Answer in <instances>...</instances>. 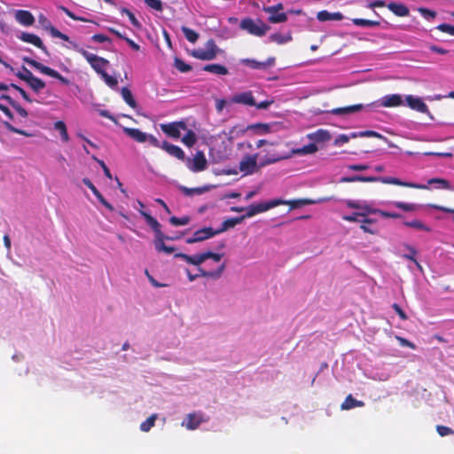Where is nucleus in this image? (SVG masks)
I'll list each match as a JSON object with an SVG mask.
<instances>
[{"mask_svg":"<svg viewBox=\"0 0 454 454\" xmlns=\"http://www.w3.org/2000/svg\"><path fill=\"white\" fill-rule=\"evenodd\" d=\"M82 183L92 192V193L96 196L98 200L104 207H106L110 211L114 210V207L104 198L101 192L97 189V187L92 184V182L89 178L84 177L82 179Z\"/></svg>","mask_w":454,"mask_h":454,"instance_id":"obj_15","label":"nucleus"},{"mask_svg":"<svg viewBox=\"0 0 454 454\" xmlns=\"http://www.w3.org/2000/svg\"><path fill=\"white\" fill-rule=\"evenodd\" d=\"M403 225H405L407 227H411V228H415L417 230L425 231L427 232H430L432 231V229L429 226L426 225L420 220H418V219L404 222Z\"/></svg>","mask_w":454,"mask_h":454,"instance_id":"obj_40","label":"nucleus"},{"mask_svg":"<svg viewBox=\"0 0 454 454\" xmlns=\"http://www.w3.org/2000/svg\"><path fill=\"white\" fill-rule=\"evenodd\" d=\"M239 27L247 31L250 35L260 37L263 36L270 29V27L264 24L262 20H258V23H256L251 18L243 19L240 21Z\"/></svg>","mask_w":454,"mask_h":454,"instance_id":"obj_4","label":"nucleus"},{"mask_svg":"<svg viewBox=\"0 0 454 454\" xmlns=\"http://www.w3.org/2000/svg\"><path fill=\"white\" fill-rule=\"evenodd\" d=\"M22 60L28 64L29 66H31L32 67L35 68L36 70H38L40 73L43 74H46L48 76H51L52 78H56L58 79L62 84H65V85H69L70 84V81L64 77L63 75H61L59 72H57L56 70L51 68L50 67H47V66H44L43 65L42 63L31 59V58H28V57H24L22 59Z\"/></svg>","mask_w":454,"mask_h":454,"instance_id":"obj_3","label":"nucleus"},{"mask_svg":"<svg viewBox=\"0 0 454 454\" xmlns=\"http://www.w3.org/2000/svg\"><path fill=\"white\" fill-rule=\"evenodd\" d=\"M182 142L187 147H192L197 142V136L192 129H188L186 134L183 137Z\"/></svg>","mask_w":454,"mask_h":454,"instance_id":"obj_41","label":"nucleus"},{"mask_svg":"<svg viewBox=\"0 0 454 454\" xmlns=\"http://www.w3.org/2000/svg\"><path fill=\"white\" fill-rule=\"evenodd\" d=\"M207 161L203 152L199 151L196 153L192 163L188 165V168L192 172H200L207 168Z\"/></svg>","mask_w":454,"mask_h":454,"instance_id":"obj_13","label":"nucleus"},{"mask_svg":"<svg viewBox=\"0 0 454 454\" xmlns=\"http://www.w3.org/2000/svg\"><path fill=\"white\" fill-rule=\"evenodd\" d=\"M54 129L59 131L61 138L64 142L69 141V136L67 133V126L64 121H58L54 123Z\"/></svg>","mask_w":454,"mask_h":454,"instance_id":"obj_44","label":"nucleus"},{"mask_svg":"<svg viewBox=\"0 0 454 454\" xmlns=\"http://www.w3.org/2000/svg\"><path fill=\"white\" fill-rule=\"evenodd\" d=\"M268 20H269V22H270L272 24L283 23L287 20V16L285 12H280V13L276 12L273 14H270Z\"/></svg>","mask_w":454,"mask_h":454,"instance_id":"obj_49","label":"nucleus"},{"mask_svg":"<svg viewBox=\"0 0 454 454\" xmlns=\"http://www.w3.org/2000/svg\"><path fill=\"white\" fill-rule=\"evenodd\" d=\"M181 29H182L185 38L190 43H195L199 39V34L196 31L189 28L185 26H183Z\"/></svg>","mask_w":454,"mask_h":454,"instance_id":"obj_46","label":"nucleus"},{"mask_svg":"<svg viewBox=\"0 0 454 454\" xmlns=\"http://www.w3.org/2000/svg\"><path fill=\"white\" fill-rule=\"evenodd\" d=\"M396 340H398L399 344L403 347H408L411 349L416 348V345L414 343H412L411 341L403 337L396 336Z\"/></svg>","mask_w":454,"mask_h":454,"instance_id":"obj_64","label":"nucleus"},{"mask_svg":"<svg viewBox=\"0 0 454 454\" xmlns=\"http://www.w3.org/2000/svg\"><path fill=\"white\" fill-rule=\"evenodd\" d=\"M428 184H438L441 185L440 187L442 189H447V190L450 189V182L443 178H431L428 180Z\"/></svg>","mask_w":454,"mask_h":454,"instance_id":"obj_55","label":"nucleus"},{"mask_svg":"<svg viewBox=\"0 0 454 454\" xmlns=\"http://www.w3.org/2000/svg\"><path fill=\"white\" fill-rule=\"evenodd\" d=\"M176 237H169L167 235H163L162 237H160L158 239H154V247L157 252L160 253H166V254H171L175 252L176 248L174 247H169L165 245V240H175L176 239Z\"/></svg>","mask_w":454,"mask_h":454,"instance_id":"obj_17","label":"nucleus"},{"mask_svg":"<svg viewBox=\"0 0 454 454\" xmlns=\"http://www.w3.org/2000/svg\"><path fill=\"white\" fill-rule=\"evenodd\" d=\"M342 219L344 221L350 222V223H356V222H359L361 223H375L374 219L364 218V214H361L360 212H354L351 215H343Z\"/></svg>","mask_w":454,"mask_h":454,"instance_id":"obj_26","label":"nucleus"},{"mask_svg":"<svg viewBox=\"0 0 454 454\" xmlns=\"http://www.w3.org/2000/svg\"><path fill=\"white\" fill-rule=\"evenodd\" d=\"M101 78L104 80V82H106V84L107 86H109L110 88L112 89H114L117 87V84H118V81L115 77L114 76H111L110 74H108L106 72H105L104 74H102L101 75Z\"/></svg>","mask_w":454,"mask_h":454,"instance_id":"obj_52","label":"nucleus"},{"mask_svg":"<svg viewBox=\"0 0 454 454\" xmlns=\"http://www.w3.org/2000/svg\"><path fill=\"white\" fill-rule=\"evenodd\" d=\"M121 96H122V98L123 100L133 109L137 108V104L136 102V100L134 99L133 98V95L130 91L129 89H128L127 87H123L121 89Z\"/></svg>","mask_w":454,"mask_h":454,"instance_id":"obj_37","label":"nucleus"},{"mask_svg":"<svg viewBox=\"0 0 454 454\" xmlns=\"http://www.w3.org/2000/svg\"><path fill=\"white\" fill-rule=\"evenodd\" d=\"M436 29L440 30L441 32L447 33L450 35L454 36V26L447 23L440 24L436 27Z\"/></svg>","mask_w":454,"mask_h":454,"instance_id":"obj_61","label":"nucleus"},{"mask_svg":"<svg viewBox=\"0 0 454 454\" xmlns=\"http://www.w3.org/2000/svg\"><path fill=\"white\" fill-rule=\"evenodd\" d=\"M216 235L215 231L211 227H205L196 231L191 238L186 239L187 244H193L197 242L204 241Z\"/></svg>","mask_w":454,"mask_h":454,"instance_id":"obj_9","label":"nucleus"},{"mask_svg":"<svg viewBox=\"0 0 454 454\" xmlns=\"http://www.w3.org/2000/svg\"><path fill=\"white\" fill-rule=\"evenodd\" d=\"M436 431L439 434V435L442 437L447 436L449 434H454V430H452L449 427L442 426V425L436 426Z\"/></svg>","mask_w":454,"mask_h":454,"instance_id":"obj_58","label":"nucleus"},{"mask_svg":"<svg viewBox=\"0 0 454 454\" xmlns=\"http://www.w3.org/2000/svg\"><path fill=\"white\" fill-rule=\"evenodd\" d=\"M344 16L340 12H329L327 11H320L317 14V19L319 21H328V20H341Z\"/></svg>","mask_w":454,"mask_h":454,"instance_id":"obj_29","label":"nucleus"},{"mask_svg":"<svg viewBox=\"0 0 454 454\" xmlns=\"http://www.w3.org/2000/svg\"><path fill=\"white\" fill-rule=\"evenodd\" d=\"M207 260L206 253L196 254L192 255V261L191 264L200 267L202 262Z\"/></svg>","mask_w":454,"mask_h":454,"instance_id":"obj_59","label":"nucleus"},{"mask_svg":"<svg viewBox=\"0 0 454 454\" xmlns=\"http://www.w3.org/2000/svg\"><path fill=\"white\" fill-rule=\"evenodd\" d=\"M404 247L409 251V254H403V257L415 263V265L417 266V268L420 270H422V266L420 265V263L417 261V259L415 258V255L417 254V250L415 247L410 246V245H404Z\"/></svg>","mask_w":454,"mask_h":454,"instance_id":"obj_42","label":"nucleus"},{"mask_svg":"<svg viewBox=\"0 0 454 454\" xmlns=\"http://www.w3.org/2000/svg\"><path fill=\"white\" fill-rule=\"evenodd\" d=\"M179 190L185 195V196H192L194 194H202L205 192H207L209 190L208 187H196V188H188L185 186H179Z\"/></svg>","mask_w":454,"mask_h":454,"instance_id":"obj_35","label":"nucleus"},{"mask_svg":"<svg viewBox=\"0 0 454 454\" xmlns=\"http://www.w3.org/2000/svg\"><path fill=\"white\" fill-rule=\"evenodd\" d=\"M376 104H377V102H373V103L368 104V105L356 104V105L344 106V107H338V108H334V109L331 110V114H333L334 115L350 114H353L356 112H359L364 108L372 107V106H375Z\"/></svg>","mask_w":454,"mask_h":454,"instance_id":"obj_11","label":"nucleus"},{"mask_svg":"<svg viewBox=\"0 0 454 454\" xmlns=\"http://www.w3.org/2000/svg\"><path fill=\"white\" fill-rule=\"evenodd\" d=\"M191 217L188 215H184L183 217L171 216L169 218V223L174 226H183L186 225L190 223Z\"/></svg>","mask_w":454,"mask_h":454,"instance_id":"obj_48","label":"nucleus"},{"mask_svg":"<svg viewBox=\"0 0 454 454\" xmlns=\"http://www.w3.org/2000/svg\"><path fill=\"white\" fill-rule=\"evenodd\" d=\"M16 75L26 82L34 76L33 73L25 67H22V70L16 73Z\"/></svg>","mask_w":454,"mask_h":454,"instance_id":"obj_54","label":"nucleus"},{"mask_svg":"<svg viewBox=\"0 0 454 454\" xmlns=\"http://www.w3.org/2000/svg\"><path fill=\"white\" fill-rule=\"evenodd\" d=\"M160 129L169 137L178 139L181 137V130H186L187 125L184 121H174L160 124Z\"/></svg>","mask_w":454,"mask_h":454,"instance_id":"obj_7","label":"nucleus"},{"mask_svg":"<svg viewBox=\"0 0 454 454\" xmlns=\"http://www.w3.org/2000/svg\"><path fill=\"white\" fill-rule=\"evenodd\" d=\"M307 138L316 145V143H324L329 141L331 139V135L329 131L320 129L315 132L309 133L307 135Z\"/></svg>","mask_w":454,"mask_h":454,"instance_id":"obj_22","label":"nucleus"},{"mask_svg":"<svg viewBox=\"0 0 454 454\" xmlns=\"http://www.w3.org/2000/svg\"><path fill=\"white\" fill-rule=\"evenodd\" d=\"M160 148L163 149L169 155L180 160H184L185 159V154L182 148L177 145H172L168 141H163L161 143Z\"/></svg>","mask_w":454,"mask_h":454,"instance_id":"obj_16","label":"nucleus"},{"mask_svg":"<svg viewBox=\"0 0 454 454\" xmlns=\"http://www.w3.org/2000/svg\"><path fill=\"white\" fill-rule=\"evenodd\" d=\"M403 104V98L399 94L386 95L380 99V106L384 107H396Z\"/></svg>","mask_w":454,"mask_h":454,"instance_id":"obj_21","label":"nucleus"},{"mask_svg":"<svg viewBox=\"0 0 454 454\" xmlns=\"http://www.w3.org/2000/svg\"><path fill=\"white\" fill-rule=\"evenodd\" d=\"M318 151V147L314 144L310 143L309 145H306L302 147L294 149L292 151L293 154L295 155H307V154H313Z\"/></svg>","mask_w":454,"mask_h":454,"instance_id":"obj_33","label":"nucleus"},{"mask_svg":"<svg viewBox=\"0 0 454 454\" xmlns=\"http://www.w3.org/2000/svg\"><path fill=\"white\" fill-rule=\"evenodd\" d=\"M203 421L204 419L201 414L193 412L187 415L185 421H184L182 425L189 430H195Z\"/></svg>","mask_w":454,"mask_h":454,"instance_id":"obj_19","label":"nucleus"},{"mask_svg":"<svg viewBox=\"0 0 454 454\" xmlns=\"http://www.w3.org/2000/svg\"><path fill=\"white\" fill-rule=\"evenodd\" d=\"M288 203L292 208H296V207H300L301 206H304V205H309L312 203V200H307V199H304V200H292V201H289V202H286L285 204Z\"/></svg>","mask_w":454,"mask_h":454,"instance_id":"obj_60","label":"nucleus"},{"mask_svg":"<svg viewBox=\"0 0 454 454\" xmlns=\"http://www.w3.org/2000/svg\"><path fill=\"white\" fill-rule=\"evenodd\" d=\"M408 106L413 110H416L421 114H429L427 106L423 102L420 98L408 95L405 98Z\"/></svg>","mask_w":454,"mask_h":454,"instance_id":"obj_14","label":"nucleus"},{"mask_svg":"<svg viewBox=\"0 0 454 454\" xmlns=\"http://www.w3.org/2000/svg\"><path fill=\"white\" fill-rule=\"evenodd\" d=\"M16 20L26 27H30L35 23V18L29 11L18 10L15 12Z\"/></svg>","mask_w":454,"mask_h":454,"instance_id":"obj_20","label":"nucleus"},{"mask_svg":"<svg viewBox=\"0 0 454 454\" xmlns=\"http://www.w3.org/2000/svg\"><path fill=\"white\" fill-rule=\"evenodd\" d=\"M203 70L206 72H209L212 74L225 75L228 74V69L226 67L221 64H208L203 67Z\"/></svg>","mask_w":454,"mask_h":454,"instance_id":"obj_32","label":"nucleus"},{"mask_svg":"<svg viewBox=\"0 0 454 454\" xmlns=\"http://www.w3.org/2000/svg\"><path fill=\"white\" fill-rule=\"evenodd\" d=\"M217 46L213 39H209L206 43V49L194 50L192 55L200 60H212L217 55Z\"/></svg>","mask_w":454,"mask_h":454,"instance_id":"obj_6","label":"nucleus"},{"mask_svg":"<svg viewBox=\"0 0 454 454\" xmlns=\"http://www.w3.org/2000/svg\"><path fill=\"white\" fill-rule=\"evenodd\" d=\"M224 269H225L224 263L221 264L217 268V270L215 271H207L204 269H202L201 267H199L198 268L199 273L197 275H199V277L201 276V277H207V278H218L222 276Z\"/></svg>","mask_w":454,"mask_h":454,"instance_id":"obj_31","label":"nucleus"},{"mask_svg":"<svg viewBox=\"0 0 454 454\" xmlns=\"http://www.w3.org/2000/svg\"><path fill=\"white\" fill-rule=\"evenodd\" d=\"M157 414H152L146 420L140 424V430L148 432L155 424Z\"/></svg>","mask_w":454,"mask_h":454,"instance_id":"obj_45","label":"nucleus"},{"mask_svg":"<svg viewBox=\"0 0 454 454\" xmlns=\"http://www.w3.org/2000/svg\"><path fill=\"white\" fill-rule=\"evenodd\" d=\"M285 203H286V201L277 199V200H272L266 201V202H261L258 204H252L246 209L247 212H246V215H244L246 216V218H249L257 214L265 212L270 208H273L279 205H283Z\"/></svg>","mask_w":454,"mask_h":454,"instance_id":"obj_5","label":"nucleus"},{"mask_svg":"<svg viewBox=\"0 0 454 454\" xmlns=\"http://www.w3.org/2000/svg\"><path fill=\"white\" fill-rule=\"evenodd\" d=\"M231 102L234 104H240L248 106H255V100L253 92L248 90L241 93L235 94L231 98Z\"/></svg>","mask_w":454,"mask_h":454,"instance_id":"obj_12","label":"nucleus"},{"mask_svg":"<svg viewBox=\"0 0 454 454\" xmlns=\"http://www.w3.org/2000/svg\"><path fill=\"white\" fill-rule=\"evenodd\" d=\"M38 22L44 30L48 31L51 34L52 37L59 38L65 42H69V36L61 33L54 26H52L50 20H48L43 14H40L38 16Z\"/></svg>","mask_w":454,"mask_h":454,"instance_id":"obj_8","label":"nucleus"},{"mask_svg":"<svg viewBox=\"0 0 454 454\" xmlns=\"http://www.w3.org/2000/svg\"><path fill=\"white\" fill-rule=\"evenodd\" d=\"M275 61V59L274 58H271V59H269L268 62H259L257 60H254V59H242V63L253 69H264L266 68L268 66H270L274 63Z\"/></svg>","mask_w":454,"mask_h":454,"instance_id":"obj_28","label":"nucleus"},{"mask_svg":"<svg viewBox=\"0 0 454 454\" xmlns=\"http://www.w3.org/2000/svg\"><path fill=\"white\" fill-rule=\"evenodd\" d=\"M418 12L421 14V16L425 20H427L428 21H432L437 16V13H436L435 11H433V10H430V9H427V8H425V7H419L418 9Z\"/></svg>","mask_w":454,"mask_h":454,"instance_id":"obj_47","label":"nucleus"},{"mask_svg":"<svg viewBox=\"0 0 454 454\" xmlns=\"http://www.w3.org/2000/svg\"><path fill=\"white\" fill-rule=\"evenodd\" d=\"M18 38L22 42L35 45L38 49L42 50L46 55H49L47 47L43 44L42 39L38 35L27 32H22L18 35Z\"/></svg>","mask_w":454,"mask_h":454,"instance_id":"obj_10","label":"nucleus"},{"mask_svg":"<svg viewBox=\"0 0 454 454\" xmlns=\"http://www.w3.org/2000/svg\"><path fill=\"white\" fill-rule=\"evenodd\" d=\"M377 137V138H380V139H382L386 142H387V138L386 137H384L383 135L376 132V131H373V130H365V131H361L359 133H352L351 134V137Z\"/></svg>","mask_w":454,"mask_h":454,"instance_id":"obj_43","label":"nucleus"},{"mask_svg":"<svg viewBox=\"0 0 454 454\" xmlns=\"http://www.w3.org/2000/svg\"><path fill=\"white\" fill-rule=\"evenodd\" d=\"M379 212H380V209H378V208H373L372 207H371L370 205L365 204V203L362 204L360 213L364 214V218H367L366 216L369 214H379Z\"/></svg>","mask_w":454,"mask_h":454,"instance_id":"obj_56","label":"nucleus"},{"mask_svg":"<svg viewBox=\"0 0 454 454\" xmlns=\"http://www.w3.org/2000/svg\"><path fill=\"white\" fill-rule=\"evenodd\" d=\"M121 12L122 14H126L129 20V21L131 22V24L139 28L141 27V24L140 22L137 20V19L135 17V15L127 8L123 7L121 9Z\"/></svg>","mask_w":454,"mask_h":454,"instance_id":"obj_53","label":"nucleus"},{"mask_svg":"<svg viewBox=\"0 0 454 454\" xmlns=\"http://www.w3.org/2000/svg\"><path fill=\"white\" fill-rule=\"evenodd\" d=\"M4 125L5 126V128L11 131V132H13V133H16V134H20V135H23L25 137H30L31 135L29 133H27V131L23 130V129H20L14 126H12L10 122L8 121H4Z\"/></svg>","mask_w":454,"mask_h":454,"instance_id":"obj_57","label":"nucleus"},{"mask_svg":"<svg viewBox=\"0 0 454 454\" xmlns=\"http://www.w3.org/2000/svg\"><path fill=\"white\" fill-rule=\"evenodd\" d=\"M359 182H365V183H372V182H381L383 184H395L403 187H409V188H416V189H427V186L425 184H418L410 182H404L401 181L398 178L395 177H390V176H359Z\"/></svg>","mask_w":454,"mask_h":454,"instance_id":"obj_2","label":"nucleus"},{"mask_svg":"<svg viewBox=\"0 0 454 454\" xmlns=\"http://www.w3.org/2000/svg\"><path fill=\"white\" fill-rule=\"evenodd\" d=\"M270 42L276 43L278 44H284L290 41H292L291 33H287L286 35H282L280 33H275L270 35L269 37Z\"/></svg>","mask_w":454,"mask_h":454,"instance_id":"obj_34","label":"nucleus"},{"mask_svg":"<svg viewBox=\"0 0 454 454\" xmlns=\"http://www.w3.org/2000/svg\"><path fill=\"white\" fill-rule=\"evenodd\" d=\"M145 4L152 10L156 12L163 11V3L161 0H145Z\"/></svg>","mask_w":454,"mask_h":454,"instance_id":"obj_51","label":"nucleus"},{"mask_svg":"<svg viewBox=\"0 0 454 454\" xmlns=\"http://www.w3.org/2000/svg\"><path fill=\"white\" fill-rule=\"evenodd\" d=\"M246 218L245 215L239 216V217H232L229 218L223 222L222 227L215 231L216 235L220 234L231 228L235 227L237 224L240 223L244 219Z\"/></svg>","mask_w":454,"mask_h":454,"instance_id":"obj_27","label":"nucleus"},{"mask_svg":"<svg viewBox=\"0 0 454 454\" xmlns=\"http://www.w3.org/2000/svg\"><path fill=\"white\" fill-rule=\"evenodd\" d=\"M364 403L358 401L353 397L352 395H348L340 405L341 410H350L356 407H363Z\"/></svg>","mask_w":454,"mask_h":454,"instance_id":"obj_30","label":"nucleus"},{"mask_svg":"<svg viewBox=\"0 0 454 454\" xmlns=\"http://www.w3.org/2000/svg\"><path fill=\"white\" fill-rule=\"evenodd\" d=\"M71 43L73 49L80 53L90 63L98 74L101 75L106 72V68L109 65V61L106 59L97 56L82 48H80L75 43Z\"/></svg>","mask_w":454,"mask_h":454,"instance_id":"obj_1","label":"nucleus"},{"mask_svg":"<svg viewBox=\"0 0 454 454\" xmlns=\"http://www.w3.org/2000/svg\"><path fill=\"white\" fill-rule=\"evenodd\" d=\"M27 83L35 92H39L46 86L45 82L42 79L35 77V75L31 77Z\"/></svg>","mask_w":454,"mask_h":454,"instance_id":"obj_36","label":"nucleus"},{"mask_svg":"<svg viewBox=\"0 0 454 454\" xmlns=\"http://www.w3.org/2000/svg\"><path fill=\"white\" fill-rule=\"evenodd\" d=\"M256 160L254 157L247 156L239 163V170L246 174H253L256 169Z\"/></svg>","mask_w":454,"mask_h":454,"instance_id":"obj_24","label":"nucleus"},{"mask_svg":"<svg viewBox=\"0 0 454 454\" xmlns=\"http://www.w3.org/2000/svg\"><path fill=\"white\" fill-rule=\"evenodd\" d=\"M123 132L127 136H129V137H131L132 139H134L135 141H137L138 143H145L147 141L148 134L141 131L138 129L124 127Z\"/></svg>","mask_w":454,"mask_h":454,"instance_id":"obj_23","label":"nucleus"},{"mask_svg":"<svg viewBox=\"0 0 454 454\" xmlns=\"http://www.w3.org/2000/svg\"><path fill=\"white\" fill-rule=\"evenodd\" d=\"M387 7L398 17H406L410 13L409 8L403 4L389 3Z\"/></svg>","mask_w":454,"mask_h":454,"instance_id":"obj_25","label":"nucleus"},{"mask_svg":"<svg viewBox=\"0 0 454 454\" xmlns=\"http://www.w3.org/2000/svg\"><path fill=\"white\" fill-rule=\"evenodd\" d=\"M352 23L357 27H379L380 25V21L377 20H371L366 19H361V18H354L351 20Z\"/></svg>","mask_w":454,"mask_h":454,"instance_id":"obj_39","label":"nucleus"},{"mask_svg":"<svg viewBox=\"0 0 454 454\" xmlns=\"http://www.w3.org/2000/svg\"><path fill=\"white\" fill-rule=\"evenodd\" d=\"M10 86L13 89H15L16 90H18L20 92V94L21 95V97L28 103H32V99L31 98L29 97V95L20 86L14 84V83H11Z\"/></svg>","mask_w":454,"mask_h":454,"instance_id":"obj_63","label":"nucleus"},{"mask_svg":"<svg viewBox=\"0 0 454 454\" xmlns=\"http://www.w3.org/2000/svg\"><path fill=\"white\" fill-rule=\"evenodd\" d=\"M393 205L395 207L400 208L405 212L417 211L421 207L420 205L414 204V203H406V202H403V201H395V202H393Z\"/></svg>","mask_w":454,"mask_h":454,"instance_id":"obj_38","label":"nucleus"},{"mask_svg":"<svg viewBox=\"0 0 454 454\" xmlns=\"http://www.w3.org/2000/svg\"><path fill=\"white\" fill-rule=\"evenodd\" d=\"M140 214L145 218V220L147 223V224L154 231L155 239H158V238L162 237L163 235H165L161 231V229H160L161 225H160V223L154 217H153L150 214H148V213H146L145 211H143V210H140Z\"/></svg>","mask_w":454,"mask_h":454,"instance_id":"obj_18","label":"nucleus"},{"mask_svg":"<svg viewBox=\"0 0 454 454\" xmlns=\"http://www.w3.org/2000/svg\"><path fill=\"white\" fill-rule=\"evenodd\" d=\"M175 67L182 73H187L192 70V67L186 64L184 60L179 58H176L174 60Z\"/></svg>","mask_w":454,"mask_h":454,"instance_id":"obj_50","label":"nucleus"},{"mask_svg":"<svg viewBox=\"0 0 454 454\" xmlns=\"http://www.w3.org/2000/svg\"><path fill=\"white\" fill-rule=\"evenodd\" d=\"M92 159H93L94 160H96V161L100 165V167L102 168V169H103V171H104L105 176H106L108 179H112V178H113V176H112L111 171H110L109 168L106 165V163L104 162V160L98 159L96 156H92Z\"/></svg>","mask_w":454,"mask_h":454,"instance_id":"obj_62","label":"nucleus"}]
</instances>
